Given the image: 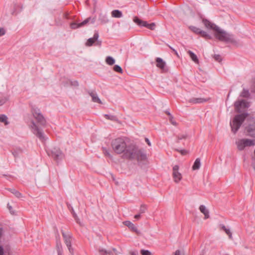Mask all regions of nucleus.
I'll return each instance as SVG.
<instances>
[{"instance_id": "obj_33", "label": "nucleus", "mask_w": 255, "mask_h": 255, "mask_svg": "<svg viewBox=\"0 0 255 255\" xmlns=\"http://www.w3.org/2000/svg\"><path fill=\"white\" fill-rule=\"evenodd\" d=\"M104 117L108 120H110L112 121H116L117 120V118L115 116L105 114Z\"/></svg>"}, {"instance_id": "obj_42", "label": "nucleus", "mask_w": 255, "mask_h": 255, "mask_svg": "<svg viewBox=\"0 0 255 255\" xmlns=\"http://www.w3.org/2000/svg\"><path fill=\"white\" fill-rule=\"evenodd\" d=\"M70 83L71 86H72L78 87L79 86V83L77 81H70Z\"/></svg>"}, {"instance_id": "obj_58", "label": "nucleus", "mask_w": 255, "mask_h": 255, "mask_svg": "<svg viewBox=\"0 0 255 255\" xmlns=\"http://www.w3.org/2000/svg\"><path fill=\"white\" fill-rule=\"evenodd\" d=\"M166 113L168 116H169L170 117H171V116H172V115H171V114H170L168 111H166Z\"/></svg>"}, {"instance_id": "obj_57", "label": "nucleus", "mask_w": 255, "mask_h": 255, "mask_svg": "<svg viewBox=\"0 0 255 255\" xmlns=\"http://www.w3.org/2000/svg\"><path fill=\"white\" fill-rule=\"evenodd\" d=\"M123 224L126 226H128V221H125L123 222Z\"/></svg>"}, {"instance_id": "obj_8", "label": "nucleus", "mask_w": 255, "mask_h": 255, "mask_svg": "<svg viewBox=\"0 0 255 255\" xmlns=\"http://www.w3.org/2000/svg\"><path fill=\"white\" fill-rule=\"evenodd\" d=\"M62 236L64 238V242L66 245L70 253L72 255H74V249L72 248L71 246V240H72V235L70 233H66L63 232V231H61Z\"/></svg>"}, {"instance_id": "obj_13", "label": "nucleus", "mask_w": 255, "mask_h": 255, "mask_svg": "<svg viewBox=\"0 0 255 255\" xmlns=\"http://www.w3.org/2000/svg\"><path fill=\"white\" fill-rule=\"evenodd\" d=\"M179 167L177 165H174L173 167L172 175L174 181L176 183H179L182 178L181 174L179 172Z\"/></svg>"}, {"instance_id": "obj_37", "label": "nucleus", "mask_w": 255, "mask_h": 255, "mask_svg": "<svg viewBox=\"0 0 255 255\" xmlns=\"http://www.w3.org/2000/svg\"><path fill=\"white\" fill-rule=\"evenodd\" d=\"M5 233L4 229L1 225H0V240L4 236Z\"/></svg>"}, {"instance_id": "obj_39", "label": "nucleus", "mask_w": 255, "mask_h": 255, "mask_svg": "<svg viewBox=\"0 0 255 255\" xmlns=\"http://www.w3.org/2000/svg\"><path fill=\"white\" fill-rule=\"evenodd\" d=\"M80 23H77L75 22H73L71 24V27L72 29H76L77 28L80 27Z\"/></svg>"}, {"instance_id": "obj_44", "label": "nucleus", "mask_w": 255, "mask_h": 255, "mask_svg": "<svg viewBox=\"0 0 255 255\" xmlns=\"http://www.w3.org/2000/svg\"><path fill=\"white\" fill-rule=\"evenodd\" d=\"M7 100V99L5 97L0 99V106L3 105Z\"/></svg>"}, {"instance_id": "obj_4", "label": "nucleus", "mask_w": 255, "mask_h": 255, "mask_svg": "<svg viewBox=\"0 0 255 255\" xmlns=\"http://www.w3.org/2000/svg\"><path fill=\"white\" fill-rule=\"evenodd\" d=\"M247 115V114H242L240 115H236L232 123H230L232 131L234 133H236L240 128L241 126L244 122Z\"/></svg>"}, {"instance_id": "obj_56", "label": "nucleus", "mask_w": 255, "mask_h": 255, "mask_svg": "<svg viewBox=\"0 0 255 255\" xmlns=\"http://www.w3.org/2000/svg\"><path fill=\"white\" fill-rule=\"evenodd\" d=\"M101 20H102V21L103 22H104V23H107V22H108V20L107 19H105H105H103V20H102V19H101Z\"/></svg>"}, {"instance_id": "obj_29", "label": "nucleus", "mask_w": 255, "mask_h": 255, "mask_svg": "<svg viewBox=\"0 0 255 255\" xmlns=\"http://www.w3.org/2000/svg\"><path fill=\"white\" fill-rule=\"evenodd\" d=\"M0 122L3 123L5 125H7L9 122L7 121V117L5 115H0Z\"/></svg>"}, {"instance_id": "obj_49", "label": "nucleus", "mask_w": 255, "mask_h": 255, "mask_svg": "<svg viewBox=\"0 0 255 255\" xmlns=\"http://www.w3.org/2000/svg\"><path fill=\"white\" fill-rule=\"evenodd\" d=\"M7 208H8L9 212L11 213V214H13L14 212L12 211V208L11 206H10L9 204H8Z\"/></svg>"}, {"instance_id": "obj_60", "label": "nucleus", "mask_w": 255, "mask_h": 255, "mask_svg": "<svg viewBox=\"0 0 255 255\" xmlns=\"http://www.w3.org/2000/svg\"><path fill=\"white\" fill-rule=\"evenodd\" d=\"M115 183H116L117 185H118V182L116 181V182H115Z\"/></svg>"}, {"instance_id": "obj_5", "label": "nucleus", "mask_w": 255, "mask_h": 255, "mask_svg": "<svg viewBox=\"0 0 255 255\" xmlns=\"http://www.w3.org/2000/svg\"><path fill=\"white\" fill-rule=\"evenodd\" d=\"M31 112L37 123L39 125L44 127L46 125V121L42 114L41 113L40 110L37 108L32 107L31 109Z\"/></svg>"}, {"instance_id": "obj_27", "label": "nucleus", "mask_w": 255, "mask_h": 255, "mask_svg": "<svg viewBox=\"0 0 255 255\" xmlns=\"http://www.w3.org/2000/svg\"><path fill=\"white\" fill-rule=\"evenodd\" d=\"M221 227L222 229L225 232V233L227 234V235H228L229 238L230 239H232V232H231L230 230L229 229H227L226 227V226L224 225H221Z\"/></svg>"}, {"instance_id": "obj_55", "label": "nucleus", "mask_w": 255, "mask_h": 255, "mask_svg": "<svg viewBox=\"0 0 255 255\" xmlns=\"http://www.w3.org/2000/svg\"><path fill=\"white\" fill-rule=\"evenodd\" d=\"M130 254L131 255H138L137 252H131Z\"/></svg>"}, {"instance_id": "obj_41", "label": "nucleus", "mask_w": 255, "mask_h": 255, "mask_svg": "<svg viewBox=\"0 0 255 255\" xmlns=\"http://www.w3.org/2000/svg\"><path fill=\"white\" fill-rule=\"evenodd\" d=\"M103 152L104 153L105 155H106L109 157H111V154H110L109 151L108 150V149L106 148L103 147Z\"/></svg>"}, {"instance_id": "obj_17", "label": "nucleus", "mask_w": 255, "mask_h": 255, "mask_svg": "<svg viewBox=\"0 0 255 255\" xmlns=\"http://www.w3.org/2000/svg\"><path fill=\"white\" fill-rule=\"evenodd\" d=\"M88 94L91 96L92 99V101L99 104H102V101L100 98L98 97L96 92L94 91H89Z\"/></svg>"}, {"instance_id": "obj_43", "label": "nucleus", "mask_w": 255, "mask_h": 255, "mask_svg": "<svg viewBox=\"0 0 255 255\" xmlns=\"http://www.w3.org/2000/svg\"><path fill=\"white\" fill-rule=\"evenodd\" d=\"M169 121L172 125L173 126H176L177 123L174 121L173 117L172 116H171V117H169Z\"/></svg>"}, {"instance_id": "obj_52", "label": "nucleus", "mask_w": 255, "mask_h": 255, "mask_svg": "<svg viewBox=\"0 0 255 255\" xmlns=\"http://www.w3.org/2000/svg\"><path fill=\"white\" fill-rule=\"evenodd\" d=\"M169 47V48L175 53V54L178 56V54L177 53V52L176 51V50L175 49H174L173 48H172V47H171L170 46H168Z\"/></svg>"}, {"instance_id": "obj_32", "label": "nucleus", "mask_w": 255, "mask_h": 255, "mask_svg": "<svg viewBox=\"0 0 255 255\" xmlns=\"http://www.w3.org/2000/svg\"><path fill=\"white\" fill-rule=\"evenodd\" d=\"M189 28L193 32H194V33H195L196 34H200L201 31V29H200V28H198L197 27L194 26H190L189 27Z\"/></svg>"}, {"instance_id": "obj_54", "label": "nucleus", "mask_w": 255, "mask_h": 255, "mask_svg": "<svg viewBox=\"0 0 255 255\" xmlns=\"http://www.w3.org/2000/svg\"><path fill=\"white\" fill-rule=\"evenodd\" d=\"M145 141L149 146H151V144L148 138H145Z\"/></svg>"}, {"instance_id": "obj_14", "label": "nucleus", "mask_w": 255, "mask_h": 255, "mask_svg": "<svg viewBox=\"0 0 255 255\" xmlns=\"http://www.w3.org/2000/svg\"><path fill=\"white\" fill-rule=\"evenodd\" d=\"M128 230L139 236L141 234L140 230L138 229V225L128 221Z\"/></svg>"}, {"instance_id": "obj_25", "label": "nucleus", "mask_w": 255, "mask_h": 255, "mask_svg": "<svg viewBox=\"0 0 255 255\" xmlns=\"http://www.w3.org/2000/svg\"><path fill=\"white\" fill-rule=\"evenodd\" d=\"M7 189L11 193L13 194L16 197L20 198L22 197V194L14 188H7Z\"/></svg>"}, {"instance_id": "obj_3", "label": "nucleus", "mask_w": 255, "mask_h": 255, "mask_svg": "<svg viewBox=\"0 0 255 255\" xmlns=\"http://www.w3.org/2000/svg\"><path fill=\"white\" fill-rule=\"evenodd\" d=\"M112 146L116 153L118 154L123 153V158H128L127 143L124 138H118L113 140L112 142Z\"/></svg>"}, {"instance_id": "obj_6", "label": "nucleus", "mask_w": 255, "mask_h": 255, "mask_svg": "<svg viewBox=\"0 0 255 255\" xmlns=\"http://www.w3.org/2000/svg\"><path fill=\"white\" fill-rule=\"evenodd\" d=\"M49 156L51 157L54 160L58 162L64 157V154L58 147H54L47 151Z\"/></svg>"}, {"instance_id": "obj_19", "label": "nucleus", "mask_w": 255, "mask_h": 255, "mask_svg": "<svg viewBox=\"0 0 255 255\" xmlns=\"http://www.w3.org/2000/svg\"><path fill=\"white\" fill-rule=\"evenodd\" d=\"M95 20H96V18L95 17L91 18V17H89L87 18V19H86L85 20H84L82 22H80V26L82 27L83 26H85V25H86L87 23H88L90 22L91 23H94L95 22Z\"/></svg>"}, {"instance_id": "obj_10", "label": "nucleus", "mask_w": 255, "mask_h": 255, "mask_svg": "<svg viewBox=\"0 0 255 255\" xmlns=\"http://www.w3.org/2000/svg\"><path fill=\"white\" fill-rule=\"evenodd\" d=\"M99 37V33L98 31H96L94 34V36L92 38H89L85 45L87 46H92L94 44H95L96 46H101L102 44V41L100 40H98V38Z\"/></svg>"}, {"instance_id": "obj_1", "label": "nucleus", "mask_w": 255, "mask_h": 255, "mask_svg": "<svg viewBox=\"0 0 255 255\" xmlns=\"http://www.w3.org/2000/svg\"><path fill=\"white\" fill-rule=\"evenodd\" d=\"M202 22L207 28L214 30V36L219 40L234 44H238L237 40L233 34L228 33L206 19H203Z\"/></svg>"}, {"instance_id": "obj_50", "label": "nucleus", "mask_w": 255, "mask_h": 255, "mask_svg": "<svg viewBox=\"0 0 255 255\" xmlns=\"http://www.w3.org/2000/svg\"><path fill=\"white\" fill-rule=\"evenodd\" d=\"M4 254V250L3 247L0 245V255H3Z\"/></svg>"}, {"instance_id": "obj_18", "label": "nucleus", "mask_w": 255, "mask_h": 255, "mask_svg": "<svg viewBox=\"0 0 255 255\" xmlns=\"http://www.w3.org/2000/svg\"><path fill=\"white\" fill-rule=\"evenodd\" d=\"M199 210L201 213H202L205 217L204 219H206L209 218V212L208 210L204 205H200L199 207Z\"/></svg>"}, {"instance_id": "obj_21", "label": "nucleus", "mask_w": 255, "mask_h": 255, "mask_svg": "<svg viewBox=\"0 0 255 255\" xmlns=\"http://www.w3.org/2000/svg\"><path fill=\"white\" fill-rule=\"evenodd\" d=\"M207 101V100L203 98H192L189 100L190 103L194 104L202 103Z\"/></svg>"}, {"instance_id": "obj_28", "label": "nucleus", "mask_w": 255, "mask_h": 255, "mask_svg": "<svg viewBox=\"0 0 255 255\" xmlns=\"http://www.w3.org/2000/svg\"><path fill=\"white\" fill-rule=\"evenodd\" d=\"M188 137V134L187 133L184 134H179L176 136L177 140L176 142L179 143L180 140L183 139H186Z\"/></svg>"}, {"instance_id": "obj_53", "label": "nucleus", "mask_w": 255, "mask_h": 255, "mask_svg": "<svg viewBox=\"0 0 255 255\" xmlns=\"http://www.w3.org/2000/svg\"><path fill=\"white\" fill-rule=\"evenodd\" d=\"M12 154L15 157H17L18 156V152L16 151H14L12 152Z\"/></svg>"}, {"instance_id": "obj_31", "label": "nucleus", "mask_w": 255, "mask_h": 255, "mask_svg": "<svg viewBox=\"0 0 255 255\" xmlns=\"http://www.w3.org/2000/svg\"><path fill=\"white\" fill-rule=\"evenodd\" d=\"M199 34H201L202 37L205 38L206 39H211L212 38V37L210 35L208 34L206 32L202 30Z\"/></svg>"}, {"instance_id": "obj_2", "label": "nucleus", "mask_w": 255, "mask_h": 255, "mask_svg": "<svg viewBox=\"0 0 255 255\" xmlns=\"http://www.w3.org/2000/svg\"><path fill=\"white\" fill-rule=\"evenodd\" d=\"M135 161L142 167L147 163V156L144 150L139 148L135 143L131 142L128 145V160Z\"/></svg>"}, {"instance_id": "obj_24", "label": "nucleus", "mask_w": 255, "mask_h": 255, "mask_svg": "<svg viewBox=\"0 0 255 255\" xmlns=\"http://www.w3.org/2000/svg\"><path fill=\"white\" fill-rule=\"evenodd\" d=\"M188 53L190 55L192 60L196 63H199V60L197 57V56L191 51L189 50L188 51Z\"/></svg>"}, {"instance_id": "obj_7", "label": "nucleus", "mask_w": 255, "mask_h": 255, "mask_svg": "<svg viewBox=\"0 0 255 255\" xmlns=\"http://www.w3.org/2000/svg\"><path fill=\"white\" fill-rule=\"evenodd\" d=\"M236 144L238 149L242 150L246 147L254 145L255 141L250 139H241L236 141Z\"/></svg>"}, {"instance_id": "obj_26", "label": "nucleus", "mask_w": 255, "mask_h": 255, "mask_svg": "<svg viewBox=\"0 0 255 255\" xmlns=\"http://www.w3.org/2000/svg\"><path fill=\"white\" fill-rule=\"evenodd\" d=\"M112 16L114 17L119 18L122 16V13L119 10H114L112 12Z\"/></svg>"}, {"instance_id": "obj_34", "label": "nucleus", "mask_w": 255, "mask_h": 255, "mask_svg": "<svg viewBox=\"0 0 255 255\" xmlns=\"http://www.w3.org/2000/svg\"><path fill=\"white\" fill-rule=\"evenodd\" d=\"M113 70L115 72L120 73H122L123 71L122 68L118 65H115L113 67Z\"/></svg>"}, {"instance_id": "obj_36", "label": "nucleus", "mask_w": 255, "mask_h": 255, "mask_svg": "<svg viewBox=\"0 0 255 255\" xmlns=\"http://www.w3.org/2000/svg\"><path fill=\"white\" fill-rule=\"evenodd\" d=\"M140 252L141 255H152V253L148 250L142 249Z\"/></svg>"}, {"instance_id": "obj_15", "label": "nucleus", "mask_w": 255, "mask_h": 255, "mask_svg": "<svg viewBox=\"0 0 255 255\" xmlns=\"http://www.w3.org/2000/svg\"><path fill=\"white\" fill-rule=\"evenodd\" d=\"M156 62L157 63L156 66L159 68L162 72H165L168 71L165 62L161 58H157Z\"/></svg>"}, {"instance_id": "obj_59", "label": "nucleus", "mask_w": 255, "mask_h": 255, "mask_svg": "<svg viewBox=\"0 0 255 255\" xmlns=\"http://www.w3.org/2000/svg\"><path fill=\"white\" fill-rule=\"evenodd\" d=\"M112 178H113V180H115V179L114 177L113 176V175H112Z\"/></svg>"}, {"instance_id": "obj_9", "label": "nucleus", "mask_w": 255, "mask_h": 255, "mask_svg": "<svg viewBox=\"0 0 255 255\" xmlns=\"http://www.w3.org/2000/svg\"><path fill=\"white\" fill-rule=\"evenodd\" d=\"M133 20L135 23H136L139 26L146 27L147 28L152 30H154L155 28L156 25L155 23L152 22L151 23L148 24L146 21L142 20L136 16H135L133 18Z\"/></svg>"}, {"instance_id": "obj_12", "label": "nucleus", "mask_w": 255, "mask_h": 255, "mask_svg": "<svg viewBox=\"0 0 255 255\" xmlns=\"http://www.w3.org/2000/svg\"><path fill=\"white\" fill-rule=\"evenodd\" d=\"M250 106L249 102L245 100L237 101L235 103V107L236 110L238 113H241L242 110L247 108Z\"/></svg>"}, {"instance_id": "obj_30", "label": "nucleus", "mask_w": 255, "mask_h": 255, "mask_svg": "<svg viewBox=\"0 0 255 255\" xmlns=\"http://www.w3.org/2000/svg\"><path fill=\"white\" fill-rule=\"evenodd\" d=\"M250 96L249 91L246 89H244L241 93L240 96L244 98H249Z\"/></svg>"}, {"instance_id": "obj_11", "label": "nucleus", "mask_w": 255, "mask_h": 255, "mask_svg": "<svg viewBox=\"0 0 255 255\" xmlns=\"http://www.w3.org/2000/svg\"><path fill=\"white\" fill-rule=\"evenodd\" d=\"M31 128L32 132L40 140H43L44 139V133L42 130L38 128L36 123L33 121L31 122Z\"/></svg>"}, {"instance_id": "obj_40", "label": "nucleus", "mask_w": 255, "mask_h": 255, "mask_svg": "<svg viewBox=\"0 0 255 255\" xmlns=\"http://www.w3.org/2000/svg\"><path fill=\"white\" fill-rule=\"evenodd\" d=\"M73 217L75 219V220L77 222V223L79 224L80 225H81V222L80 221V219L78 217L77 214L75 213H74L73 214Z\"/></svg>"}, {"instance_id": "obj_38", "label": "nucleus", "mask_w": 255, "mask_h": 255, "mask_svg": "<svg viewBox=\"0 0 255 255\" xmlns=\"http://www.w3.org/2000/svg\"><path fill=\"white\" fill-rule=\"evenodd\" d=\"M175 150L181 153L182 155H185L188 153V151L185 149H179L177 148L175 149Z\"/></svg>"}, {"instance_id": "obj_46", "label": "nucleus", "mask_w": 255, "mask_h": 255, "mask_svg": "<svg viewBox=\"0 0 255 255\" xmlns=\"http://www.w3.org/2000/svg\"><path fill=\"white\" fill-rule=\"evenodd\" d=\"M174 255H184V253L183 251H181L180 250H177L175 252Z\"/></svg>"}, {"instance_id": "obj_47", "label": "nucleus", "mask_w": 255, "mask_h": 255, "mask_svg": "<svg viewBox=\"0 0 255 255\" xmlns=\"http://www.w3.org/2000/svg\"><path fill=\"white\" fill-rule=\"evenodd\" d=\"M67 206H68V208H69V209L71 210V213H72V215H73L74 213H75V212H74V210L73 207L71 206L70 204H69L68 203H67Z\"/></svg>"}, {"instance_id": "obj_20", "label": "nucleus", "mask_w": 255, "mask_h": 255, "mask_svg": "<svg viewBox=\"0 0 255 255\" xmlns=\"http://www.w3.org/2000/svg\"><path fill=\"white\" fill-rule=\"evenodd\" d=\"M201 166V159L200 158H197L194 164H193V165L192 166V169L193 170H198L200 167Z\"/></svg>"}, {"instance_id": "obj_45", "label": "nucleus", "mask_w": 255, "mask_h": 255, "mask_svg": "<svg viewBox=\"0 0 255 255\" xmlns=\"http://www.w3.org/2000/svg\"><path fill=\"white\" fill-rule=\"evenodd\" d=\"M214 59H215L216 61L219 62H221L222 60V58H221L220 55H215Z\"/></svg>"}, {"instance_id": "obj_51", "label": "nucleus", "mask_w": 255, "mask_h": 255, "mask_svg": "<svg viewBox=\"0 0 255 255\" xmlns=\"http://www.w3.org/2000/svg\"><path fill=\"white\" fill-rule=\"evenodd\" d=\"M140 214H137V215H135L134 216V218L136 220H138L140 219Z\"/></svg>"}, {"instance_id": "obj_22", "label": "nucleus", "mask_w": 255, "mask_h": 255, "mask_svg": "<svg viewBox=\"0 0 255 255\" xmlns=\"http://www.w3.org/2000/svg\"><path fill=\"white\" fill-rule=\"evenodd\" d=\"M106 63L109 65H113L115 63V59L112 56H108L106 58Z\"/></svg>"}, {"instance_id": "obj_35", "label": "nucleus", "mask_w": 255, "mask_h": 255, "mask_svg": "<svg viewBox=\"0 0 255 255\" xmlns=\"http://www.w3.org/2000/svg\"><path fill=\"white\" fill-rule=\"evenodd\" d=\"M147 209V207L144 204L141 205L140 208H139V213L140 214H143L145 212L146 210Z\"/></svg>"}, {"instance_id": "obj_48", "label": "nucleus", "mask_w": 255, "mask_h": 255, "mask_svg": "<svg viewBox=\"0 0 255 255\" xmlns=\"http://www.w3.org/2000/svg\"><path fill=\"white\" fill-rule=\"evenodd\" d=\"M5 33V31L3 28L0 27V36L3 35Z\"/></svg>"}, {"instance_id": "obj_23", "label": "nucleus", "mask_w": 255, "mask_h": 255, "mask_svg": "<svg viewBox=\"0 0 255 255\" xmlns=\"http://www.w3.org/2000/svg\"><path fill=\"white\" fill-rule=\"evenodd\" d=\"M56 249L58 255H62V248L60 242L57 239L56 241Z\"/></svg>"}, {"instance_id": "obj_16", "label": "nucleus", "mask_w": 255, "mask_h": 255, "mask_svg": "<svg viewBox=\"0 0 255 255\" xmlns=\"http://www.w3.org/2000/svg\"><path fill=\"white\" fill-rule=\"evenodd\" d=\"M99 252L100 255H118V252L116 249L107 251L103 249H99Z\"/></svg>"}]
</instances>
